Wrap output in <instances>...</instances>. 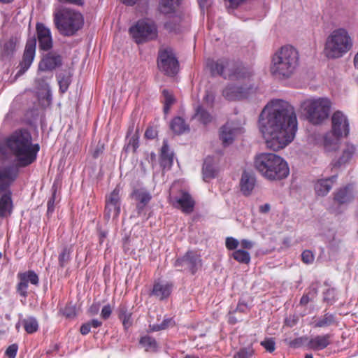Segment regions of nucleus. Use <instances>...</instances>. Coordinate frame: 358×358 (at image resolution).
<instances>
[{
	"instance_id": "nucleus-1",
	"label": "nucleus",
	"mask_w": 358,
	"mask_h": 358,
	"mask_svg": "<svg viewBox=\"0 0 358 358\" xmlns=\"http://www.w3.org/2000/svg\"><path fill=\"white\" fill-rule=\"evenodd\" d=\"M259 127L268 148L278 151L285 148L297 131L294 107L282 99L272 100L259 115Z\"/></svg>"
},
{
	"instance_id": "nucleus-2",
	"label": "nucleus",
	"mask_w": 358,
	"mask_h": 358,
	"mask_svg": "<svg viewBox=\"0 0 358 358\" xmlns=\"http://www.w3.org/2000/svg\"><path fill=\"white\" fill-rule=\"evenodd\" d=\"M40 150L39 145L32 143V137L27 130H19L0 141V157L9 159L14 156L16 164L25 167L32 164Z\"/></svg>"
},
{
	"instance_id": "nucleus-3",
	"label": "nucleus",
	"mask_w": 358,
	"mask_h": 358,
	"mask_svg": "<svg viewBox=\"0 0 358 358\" xmlns=\"http://www.w3.org/2000/svg\"><path fill=\"white\" fill-rule=\"evenodd\" d=\"M299 64L296 49L292 45H285L273 55L270 71L278 79H287L294 74Z\"/></svg>"
},
{
	"instance_id": "nucleus-4",
	"label": "nucleus",
	"mask_w": 358,
	"mask_h": 358,
	"mask_svg": "<svg viewBox=\"0 0 358 358\" xmlns=\"http://www.w3.org/2000/svg\"><path fill=\"white\" fill-rule=\"evenodd\" d=\"M254 166L264 178L270 180H282L289 173L287 162L274 153H261L257 155Z\"/></svg>"
},
{
	"instance_id": "nucleus-5",
	"label": "nucleus",
	"mask_w": 358,
	"mask_h": 358,
	"mask_svg": "<svg viewBox=\"0 0 358 358\" xmlns=\"http://www.w3.org/2000/svg\"><path fill=\"white\" fill-rule=\"evenodd\" d=\"M353 45V41L348 31L343 28L334 30L327 38L324 53L329 59L342 57L349 52Z\"/></svg>"
},
{
	"instance_id": "nucleus-6",
	"label": "nucleus",
	"mask_w": 358,
	"mask_h": 358,
	"mask_svg": "<svg viewBox=\"0 0 358 358\" xmlns=\"http://www.w3.org/2000/svg\"><path fill=\"white\" fill-rule=\"evenodd\" d=\"M207 66L213 76L219 75L224 79L242 80L251 76L250 72L245 67L226 58L217 61L208 60Z\"/></svg>"
},
{
	"instance_id": "nucleus-7",
	"label": "nucleus",
	"mask_w": 358,
	"mask_h": 358,
	"mask_svg": "<svg viewBox=\"0 0 358 358\" xmlns=\"http://www.w3.org/2000/svg\"><path fill=\"white\" fill-rule=\"evenodd\" d=\"M54 22L62 35L71 36L83 27L84 18L78 11L64 8L55 14Z\"/></svg>"
},
{
	"instance_id": "nucleus-8",
	"label": "nucleus",
	"mask_w": 358,
	"mask_h": 358,
	"mask_svg": "<svg viewBox=\"0 0 358 358\" xmlns=\"http://www.w3.org/2000/svg\"><path fill=\"white\" fill-rule=\"evenodd\" d=\"M301 108L311 123L319 124L329 117L331 102L326 98L308 99L301 103Z\"/></svg>"
},
{
	"instance_id": "nucleus-9",
	"label": "nucleus",
	"mask_w": 358,
	"mask_h": 358,
	"mask_svg": "<svg viewBox=\"0 0 358 358\" xmlns=\"http://www.w3.org/2000/svg\"><path fill=\"white\" fill-rule=\"evenodd\" d=\"M129 32L137 43L154 39L157 36V27L154 22L150 20L138 21L130 27Z\"/></svg>"
},
{
	"instance_id": "nucleus-10",
	"label": "nucleus",
	"mask_w": 358,
	"mask_h": 358,
	"mask_svg": "<svg viewBox=\"0 0 358 358\" xmlns=\"http://www.w3.org/2000/svg\"><path fill=\"white\" fill-rule=\"evenodd\" d=\"M157 65L159 70L169 76H174L179 71L178 62L171 48L159 50Z\"/></svg>"
},
{
	"instance_id": "nucleus-11",
	"label": "nucleus",
	"mask_w": 358,
	"mask_h": 358,
	"mask_svg": "<svg viewBox=\"0 0 358 358\" xmlns=\"http://www.w3.org/2000/svg\"><path fill=\"white\" fill-rule=\"evenodd\" d=\"M17 278L18 282L16 285V292L24 298L28 296L29 283L34 286H38L39 284L38 275L33 270L19 272L17 274Z\"/></svg>"
},
{
	"instance_id": "nucleus-12",
	"label": "nucleus",
	"mask_w": 358,
	"mask_h": 358,
	"mask_svg": "<svg viewBox=\"0 0 358 358\" xmlns=\"http://www.w3.org/2000/svg\"><path fill=\"white\" fill-rule=\"evenodd\" d=\"M18 167L17 164L0 166V194L10 192V187L18 175Z\"/></svg>"
},
{
	"instance_id": "nucleus-13",
	"label": "nucleus",
	"mask_w": 358,
	"mask_h": 358,
	"mask_svg": "<svg viewBox=\"0 0 358 358\" xmlns=\"http://www.w3.org/2000/svg\"><path fill=\"white\" fill-rule=\"evenodd\" d=\"M349 122L341 111L334 113L331 117V132L337 137L347 136L349 134Z\"/></svg>"
},
{
	"instance_id": "nucleus-14",
	"label": "nucleus",
	"mask_w": 358,
	"mask_h": 358,
	"mask_svg": "<svg viewBox=\"0 0 358 358\" xmlns=\"http://www.w3.org/2000/svg\"><path fill=\"white\" fill-rule=\"evenodd\" d=\"M36 44V41L35 38L27 41L22 59L18 66L19 70L15 75V78L24 74L32 64L35 57Z\"/></svg>"
},
{
	"instance_id": "nucleus-15",
	"label": "nucleus",
	"mask_w": 358,
	"mask_h": 358,
	"mask_svg": "<svg viewBox=\"0 0 358 358\" xmlns=\"http://www.w3.org/2000/svg\"><path fill=\"white\" fill-rule=\"evenodd\" d=\"M241 133V128L233 122H227L220 129V138L224 146L231 144Z\"/></svg>"
},
{
	"instance_id": "nucleus-16",
	"label": "nucleus",
	"mask_w": 358,
	"mask_h": 358,
	"mask_svg": "<svg viewBox=\"0 0 358 358\" xmlns=\"http://www.w3.org/2000/svg\"><path fill=\"white\" fill-rule=\"evenodd\" d=\"M250 87L244 85H229L222 91L223 96L229 101H236L247 97Z\"/></svg>"
},
{
	"instance_id": "nucleus-17",
	"label": "nucleus",
	"mask_w": 358,
	"mask_h": 358,
	"mask_svg": "<svg viewBox=\"0 0 358 358\" xmlns=\"http://www.w3.org/2000/svg\"><path fill=\"white\" fill-rule=\"evenodd\" d=\"M354 199L355 192L350 185L340 187L334 193V202L339 206H347Z\"/></svg>"
},
{
	"instance_id": "nucleus-18",
	"label": "nucleus",
	"mask_w": 358,
	"mask_h": 358,
	"mask_svg": "<svg viewBox=\"0 0 358 358\" xmlns=\"http://www.w3.org/2000/svg\"><path fill=\"white\" fill-rule=\"evenodd\" d=\"M62 65V56L50 52L45 55L39 63L38 69L42 71H52Z\"/></svg>"
},
{
	"instance_id": "nucleus-19",
	"label": "nucleus",
	"mask_w": 358,
	"mask_h": 358,
	"mask_svg": "<svg viewBox=\"0 0 358 358\" xmlns=\"http://www.w3.org/2000/svg\"><path fill=\"white\" fill-rule=\"evenodd\" d=\"M257 184L255 174L251 171H243L240 180V190L245 196L252 193Z\"/></svg>"
},
{
	"instance_id": "nucleus-20",
	"label": "nucleus",
	"mask_w": 358,
	"mask_h": 358,
	"mask_svg": "<svg viewBox=\"0 0 358 358\" xmlns=\"http://www.w3.org/2000/svg\"><path fill=\"white\" fill-rule=\"evenodd\" d=\"M37 36L39 43V48L45 51L49 50L52 47V39L50 31L43 24H36Z\"/></svg>"
},
{
	"instance_id": "nucleus-21",
	"label": "nucleus",
	"mask_w": 358,
	"mask_h": 358,
	"mask_svg": "<svg viewBox=\"0 0 358 358\" xmlns=\"http://www.w3.org/2000/svg\"><path fill=\"white\" fill-rule=\"evenodd\" d=\"M331 338L332 335L330 334L317 335L309 339L307 347L315 351L322 350L331 343Z\"/></svg>"
},
{
	"instance_id": "nucleus-22",
	"label": "nucleus",
	"mask_w": 358,
	"mask_h": 358,
	"mask_svg": "<svg viewBox=\"0 0 358 358\" xmlns=\"http://www.w3.org/2000/svg\"><path fill=\"white\" fill-rule=\"evenodd\" d=\"M186 264L192 274H194L199 266L201 265L200 255L193 251H188L180 259L177 260L176 264Z\"/></svg>"
},
{
	"instance_id": "nucleus-23",
	"label": "nucleus",
	"mask_w": 358,
	"mask_h": 358,
	"mask_svg": "<svg viewBox=\"0 0 358 358\" xmlns=\"http://www.w3.org/2000/svg\"><path fill=\"white\" fill-rule=\"evenodd\" d=\"M337 176H333L327 178L317 180L314 185L315 194L319 196H326L332 189L336 181Z\"/></svg>"
},
{
	"instance_id": "nucleus-24",
	"label": "nucleus",
	"mask_w": 358,
	"mask_h": 358,
	"mask_svg": "<svg viewBox=\"0 0 358 358\" xmlns=\"http://www.w3.org/2000/svg\"><path fill=\"white\" fill-rule=\"evenodd\" d=\"M173 205L176 208L181 209L182 212L189 213L194 210V201L189 193L182 191Z\"/></svg>"
},
{
	"instance_id": "nucleus-25",
	"label": "nucleus",
	"mask_w": 358,
	"mask_h": 358,
	"mask_svg": "<svg viewBox=\"0 0 358 358\" xmlns=\"http://www.w3.org/2000/svg\"><path fill=\"white\" fill-rule=\"evenodd\" d=\"M337 324L336 317L335 314L331 313H325L324 315L313 317L310 325L313 328H327Z\"/></svg>"
},
{
	"instance_id": "nucleus-26",
	"label": "nucleus",
	"mask_w": 358,
	"mask_h": 358,
	"mask_svg": "<svg viewBox=\"0 0 358 358\" xmlns=\"http://www.w3.org/2000/svg\"><path fill=\"white\" fill-rule=\"evenodd\" d=\"M172 288V283L155 282L153 285L151 294L158 298L159 300H164L170 296Z\"/></svg>"
},
{
	"instance_id": "nucleus-27",
	"label": "nucleus",
	"mask_w": 358,
	"mask_h": 358,
	"mask_svg": "<svg viewBox=\"0 0 358 358\" xmlns=\"http://www.w3.org/2000/svg\"><path fill=\"white\" fill-rule=\"evenodd\" d=\"M203 179L206 182L215 178L217 173V169L215 159L208 156L205 159L202 168Z\"/></svg>"
},
{
	"instance_id": "nucleus-28",
	"label": "nucleus",
	"mask_w": 358,
	"mask_h": 358,
	"mask_svg": "<svg viewBox=\"0 0 358 358\" xmlns=\"http://www.w3.org/2000/svg\"><path fill=\"white\" fill-rule=\"evenodd\" d=\"M0 198V216H8L13 208V203L11 199V191L8 192H3Z\"/></svg>"
},
{
	"instance_id": "nucleus-29",
	"label": "nucleus",
	"mask_w": 358,
	"mask_h": 358,
	"mask_svg": "<svg viewBox=\"0 0 358 358\" xmlns=\"http://www.w3.org/2000/svg\"><path fill=\"white\" fill-rule=\"evenodd\" d=\"M194 118L196 119L203 125H207L214 120L213 116L201 105H198L195 108Z\"/></svg>"
},
{
	"instance_id": "nucleus-30",
	"label": "nucleus",
	"mask_w": 358,
	"mask_h": 358,
	"mask_svg": "<svg viewBox=\"0 0 358 358\" xmlns=\"http://www.w3.org/2000/svg\"><path fill=\"white\" fill-rule=\"evenodd\" d=\"M181 0H159V10L163 14H171L178 8Z\"/></svg>"
},
{
	"instance_id": "nucleus-31",
	"label": "nucleus",
	"mask_w": 358,
	"mask_h": 358,
	"mask_svg": "<svg viewBox=\"0 0 358 358\" xmlns=\"http://www.w3.org/2000/svg\"><path fill=\"white\" fill-rule=\"evenodd\" d=\"M118 317L122 321L125 330L132 326L131 313L128 312L125 305H120L117 310Z\"/></svg>"
},
{
	"instance_id": "nucleus-32",
	"label": "nucleus",
	"mask_w": 358,
	"mask_h": 358,
	"mask_svg": "<svg viewBox=\"0 0 358 358\" xmlns=\"http://www.w3.org/2000/svg\"><path fill=\"white\" fill-rule=\"evenodd\" d=\"M173 154L169 152V148L166 143L164 142L161 150L160 164L164 168L170 167L173 164Z\"/></svg>"
},
{
	"instance_id": "nucleus-33",
	"label": "nucleus",
	"mask_w": 358,
	"mask_h": 358,
	"mask_svg": "<svg viewBox=\"0 0 358 358\" xmlns=\"http://www.w3.org/2000/svg\"><path fill=\"white\" fill-rule=\"evenodd\" d=\"M139 344L147 352H156L158 348V344L155 338L149 335L141 336Z\"/></svg>"
},
{
	"instance_id": "nucleus-34",
	"label": "nucleus",
	"mask_w": 358,
	"mask_h": 358,
	"mask_svg": "<svg viewBox=\"0 0 358 358\" xmlns=\"http://www.w3.org/2000/svg\"><path fill=\"white\" fill-rule=\"evenodd\" d=\"M170 128L176 134L178 135L189 129L185 120L180 117H176L172 120Z\"/></svg>"
},
{
	"instance_id": "nucleus-35",
	"label": "nucleus",
	"mask_w": 358,
	"mask_h": 358,
	"mask_svg": "<svg viewBox=\"0 0 358 358\" xmlns=\"http://www.w3.org/2000/svg\"><path fill=\"white\" fill-rule=\"evenodd\" d=\"M15 47L16 40L14 38L3 41L1 45V55L5 57L12 56L15 51Z\"/></svg>"
},
{
	"instance_id": "nucleus-36",
	"label": "nucleus",
	"mask_w": 358,
	"mask_h": 358,
	"mask_svg": "<svg viewBox=\"0 0 358 358\" xmlns=\"http://www.w3.org/2000/svg\"><path fill=\"white\" fill-rule=\"evenodd\" d=\"M120 208L106 203L104 217L108 222H115L118 217Z\"/></svg>"
},
{
	"instance_id": "nucleus-37",
	"label": "nucleus",
	"mask_w": 358,
	"mask_h": 358,
	"mask_svg": "<svg viewBox=\"0 0 358 358\" xmlns=\"http://www.w3.org/2000/svg\"><path fill=\"white\" fill-rule=\"evenodd\" d=\"M73 252L72 245L65 246L58 256V262L60 267H65L71 260V255Z\"/></svg>"
},
{
	"instance_id": "nucleus-38",
	"label": "nucleus",
	"mask_w": 358,
	"mask_h": 358,
	"mask_svg": "<svg viewBox=\"0 0 358 358\" xmlns=\"http://www.w3.org/2000/svg\"><path fill=\"white\" fill-rule=\"evenodd\" d=\"M135 199L139 203L137 205L138 208L143 209L150 201L152 196L150 193L141 190H136L134 192Z\"/></svg>"
},
{
	"instance_id": "nucleus-39",
	"label": "nucleus",
	"mask_w": 358,
	"mask_h": 358,
	"mask_svg": "<svg viewBox=\"0 0 358 358\" xmlns=\"http://www.w3.org/2000/svg\"><path fill=\"white\" fill-rule=\"evenodd\" d=\"M340 137L331 134H327L324 138V146L327 151L336 150L338 148V142Z\"/></svg>"
},
{
	"instance_id": "nucleus-40",
	"label": "nucleus",
	"mask_w": 358,
	"mask_h": 358,
	"mask_svg": "<svg viewBox=\"0 0 358 358\" xmlns=\"http://www.w3.org/2000/svg\"><path fill=\"white\" fill-rule=\"evenodd\" d=\"M24 330L27 334H34L38 329V323L36 318L33 317L24 319L22 322Z\"/></svg>"
},
{
	"instance_id": "nucleus-41",
	"label": "nucleus",
	"mask_w": 358,
	"mask_h": 358,
	"mask_svg": "<svg viewBox=\"0 0 358 358\" xmlns=\"http://www.w3.org/2000/svg\"><path fill=\"white\" fill-rule=\"evenodd\" d=\"M232 257L241 264H248L250 262V255L243 250H236L232 253Z\"/></svg>"
},
{
	"instance_id": "nucleus-42",
	"label": "nucleus",
	"mask_w": 358,
	"mask_h": 358,
	"mask_svg": "<svg viewBox=\"0 0 358 358\" xmlns=\"http://www.w3.org/2000/svg\"><path fill=\"white\" fill-rule=\"evenodd\" d=\"M106 203L120 208V189L116 187L108 196L106 197Z\"/></svg>"
},
{
	"instance_id": "nucleus-43",
	"label": "nucleus",
	"mask_w": 358,
	"mask_h": 358,
	"mask_svg": "<svg viewBox=\"0 0 358 358\" xmlns=\"http://www.w3.org/2000/svg\"><path fill=\"white\" fill-rule=\"evenodd\" d=\"M180 19L175 17L164 24L165 29L169 32L178 33L180 31Z\"/></svg>"
},
{
	"instance_id": "nucleus-44",
	"label": "nucleus",
	"mask_w": 358,
	"mask_h": 358,
	"mask_svg": "<svg viewBox=\"0 0 358 358\" xmlns=\"http://www.w3.org/2000/svg\"><path fill=\"white\" fill-rule=\"evenodd\" d=\"M355 151L356 148L355 145L352 144H347L342 156L340 157L339 162L341 163H346L352 157Z\"/></svg>"
},
{
	"instance_id": "nucleus-45",
	"label": "nucleus",
	"mask_w": 358,
	"mask_h": 358,
	"mask_svg": "<svg viewBox=\"0 0 358 358\" xmlns=\"http://www.w3.org/2000/svg\"><path fill=\"white\" fill-rule=\"evenodd\" d=\"M162 94L164 98V111L165 113H167L169 110L171 106L175 103L176 99L173 95L167 90H164L162 91Z\"/></svg>"
},
{
	"instance_id": "nucleus-46",
	"label": "nucleus",
	"mask_w": 358,
	"mask_h": 358,
	"mask_svg": "<svg viewBox=\"0 0 358 358\" xmlns=\"http://www.w3.org/2000/svg\"><path fill=\"white\" fill-rule=\"evenodd\" d=\"M138 138H139L138 129H136L135 131V133L131 137V138L129 141V143H127V145L125 147L126 151L130 150V148H131L133 152H135L139 145Z\"/></svg>"
},
{
	"instance_id": "nucleus-47",
	"label": "nucleus",
	"mask_w": 358,
	"mask_h": 358,
	"mask_svg": "<svg viewBox=\"0 0 358 358\" xmlns=\"http://www.w3.org/2000/svg\"><path fill=\"white\" fill-rule=\"evenodd\" d=\"M62 314L66 318H74L77 315L75 306L71 303L66 304L62 310Z\"/></svg>"
},
{
	"instance_id": "nucleus-48",
	"label": "nucleus",
	"mask_w": 358,
	"mask_h": 358,
	"mask_svg": "<svg viewBox=\"0 0 358 358\" xmlns=\"http://www.w3.org/2000/svg\"><path fill=\"white\" fill-rule=\"evenodd\" d=\"M58 82L59 85V90L62 93H64L70 84V78L68 76H62L61 74L58 76Z\"/></svg>"
},
{
	"instance_id": "nucleus-49",
	"label": "nucleus",
	"mask_w": 358,
	"mask_h": 358,
	"mask_svg": "<svg viewBox=\"0 0 358 358\" xmlns=\"http://www.w3.org/2000/svg\"><path fill=\"white\" fill-rule=\"evenodd\" d=\"M253 353L252 348H242L234 355V358H252Z\"/></svg>"
},
{
	"instance_id": "nucleus-50",
	"label": "nucleus",
	"mask_w": 358,
	"mask_h": 358,
	"mask_svg": "<svg viewBox=\"0 0 358 358\" xmlns=\"http://www.w3.org/2000/svg\"><path fill=\"white\" fill-rule=\"evenodd\" d=\"M261 345L268 352H273L275 349V343L273 338H266L261 342Z\"/></svg>"
},
{
	"instance_id": "nucleus-51",
	"label": "nucleus",
	"mask_w": 358,
	"mask_h": 358,
	"mask_svg": "<svg viewBox=\"0 0 358 358\" xmlns=\"http://www.w3.org/2000/svg\"><path fill=\"white\" fill-rule=\"evenodd\" d=\"M239 242L237 239L233 237H227L225 241V246L229 250H234L237 248Z\"/></svg>"
},
{
	"instance_id": "nucleus-52",
	"label": "nucleus",
	"mask_w": 358,
	"mask_h": 358,
	"mask_svg": "<svg viewBox=\"0 0 358 358\" xmlns=\"http://www.w3.org/2000/svg\"><path fill=\"white\" fill-rule=\"evenodd\" d=\"M301 259L306 264H311L314 261V255L310 250H304L301 254Z\"/></svg>"
},
{
	"instance_id": "nucleus-53",
	"label": "nucleus",
	"mask_w": 358,
	"mask_h": 358,
	"mask_svg": "<svg viewBox=\"0 0 358 358\" xmlns=\"http://www.w3.org/2000/svg\"><path fill=\"white\" fill-rule=\"evenodd\" d=\"M18 350L17 344H12L8 347L5 355L9 358H15Z\"/></svg>"
},
{
	"instance_id": "nucleus-54",
	"label": "nucleus",
	"mask_w": 358,
	"mask_h": 358,
	"mask_svg": "<svg viewBox=\"0 0 358 358\" xmlns=\"http://www.w3.org/2000/svg\"><path fill=\"white\" fill-rule=\"evenodd\" d=\"M112 313V308L110 304L104 306L101 312V317L103 320H108Z\"/></svg>"
},
{
	"instance_id": "nucleus-55",
	"label": "nucleus",
	"mask_w": 358,
	"mask_h": 358,
	"mask_svg": "<svg viewBox=\"0 0 358 358\" xmlns=\"http://www.w3.org/2000/svg\"><path fill=\"white\" fill-rule=\"evenodd\" d=\"M203 101L209 106L213 107L215 101V94L211 91H206Z\"/></svg>"
},
{
	"instance_id": "nucleus-56",
	"label": "nucleus",
	"mask_w": 358,
	"mask_h": 358,
	"mask_svg": "<svg viewBox=\"0 0 358 358\" xmlns=\"http://www.w3.org/2000/svg\"><path fill=\"white\" fill-rule=\"evenodd\" d=\"M157 136V131L155 129L148 127L145 132V137L148 139H154Z\"/></svg>"
},
{
	"instance_id": "nucleus-57",
	"label": "nucleus",
	"mask_w": 358,
	"mask_h": 358,
	"mask_svg": "<svg viewBox=\"0 0 358 358\" xmlns=\"http://www.w3.org/2000/svg\"><path fill=\"white\" fill-rule=\"evenodd\" d=\"M91 327L87 322L83 324L80 328V332L82 335H87L90 332Z\"/></svg>"
},
{
	"instance_id": "nucleus-58",
	"label": "nucleus",
	"mask_w": 358,
	"mask_h": 358,
	"mask_svg": "<svg viewBox=\"0 0 358 358\" xmlns=\"http://www.w3.org/2000/svg\"><path fill=\"white\" fill-rule=\"evenodd\" d=\"M240 244L243 248L247 250L251 249L254 245V243L252 241L247 239L241 240Z\"/></svg>"
},
{
	"instance_id": "nucleus-59",
	"label": "nucleus",
	"mask_w": 358,
	"mask_h": 358,
	"mask_svg": "<svg viewBox=\"0 0 358 358\" xmlns=\"http://www.w3.org/2000/svg\"><path fill=\"white\" fill-rule=\"evenodd\" d=\"M103 149H104L103 144L99 143L93 152V155H92L93 157L94 158L98 157L103 152Z\"/></svg>"
},
{
	"instance_id": "nucleus-60",
	"label": "nucleus",
	"mask_w": 358,
	"mask_h": 358,
	"mask_svg": "<svg viewBox=\"0 0 358 358\" xmlns=\"http://www.w3.org/2000/svg\"><path fill=\"white\" fill-rule=\"evenodd\" d=\"M99 311V305L98 303H93L89 308L88 313L91 315H95L98 314Z\"/></svg>"
},
{
	"instance_id": "nucleus-61",
	"label": "nucleus",
	"mask_w": 358,
	"mask_h": 358,
	"mask_svg": "<svg viewBox=\"0 0 358 358\" xmlns=\"http://www.w3.org/2000/svg\"><path fill=\"white\" fill-rule=\"evenodd\" d=\"M61 3H69L77 6H82L83 4V0H58Z\"/></svg>"
},
{
	"instance_id": "nucleus-62",
	"label": "nucleus",
	"mask_w": 358,
	"mask_h": 358,
	"mask_svg": "<svg viewBox=\"0 0 358 358\" xmlns=\"http://www.w3.org/2000/svg\"><path fill=\"white\" fill-rule=\"evenodd\" d=\"M88 323L91 328H98L102 325V322L98 320L97 319H93L91 321H89Z\"/></svg>"
},
{
	"instance_id": "nucleus-63",
	"label": "nucleus",
	"mask_w": 358,
	"mask_h": 358,
	"mask_svg": "<svg viewBox=\"0 0 358 358\" xmlns=\"http://www.w3.org/2000/svg\"><path fill=\"white\" fill-rule=\"evenodd\" d=\"M54 203L55 196L53 195L48 202V213H52L54 210Z\"/></svg>"
},
{
	"instance_id": "nucleus-64",
	"label": "nucleus",
	"mask_w": 358,
	"mask_h": 358,
	"mask_svg": "<svg viewBox=\"0 0 358 358\" xmlns=\"http://www.w3.org/2000/svg\"><path fill=\"white\" fill-rule=\"evenodd\" d=\"M310 301V299L308 294H303L302 297L300 299V304L301 305H306L308 304Z\"/></svg>"
}]
</instances>
